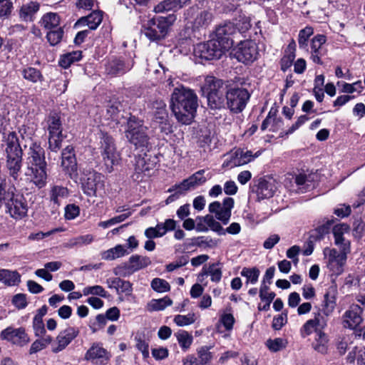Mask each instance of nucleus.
<instances>
[{
	"label": "nucleus",
	"mask_w": 365,
	"mask_h": 365,
	"mask_svg": "<svg viewBox=\"0 0 365 365\" xmlns=\"http://www.w3.org/2000/svg\"><path fill=\"white\" fill-rule=\"evenodd\" d=\"M197 106V96L192 90L182 86L173 90L170 108L178 122L190 124L195 118Z\"/></svg>",
	"instance_id": "nucleus-1"
},
{
	"label": "nucleus",
	"mask_w": 365,
	"mask_h": 365,
	"mask_svg": "<svg viewBox=\"0 0 365 365\" xmlns=\"http://www.w3.org/2000/svg\"><path fill=\"white\" fill-rule=\"evenodd\" d=\"M349 226L346 224L337 225L334 227L333 234L334 243L340 249L339 252L336 249L326 247L323 253L327 259V266L332 274L339 275L343 272V267L346 260V255L350 252V242L344 237L348 232Z\"/></svg>",
	"instance_id": "nucleus-2"
},
{
	"label": "nucleus",
	"mask_w": 365,
	"mask_h": 365,
	"mask_svg": "<svg viewBox=\"0 0 365 365\" xmlns=\"http://www.w3.org/2000/svg\"><path fill=\"white\" fill-rule=\"evenodd\" d=\"M175 20L174 14L151 19L143 25L141 32L152 41L161 40L165 38L169 27Z\"/></svg>",
	"instance_id": "nucleus-3"
},
{
	"label": "nucleus",
	"mask_w": 365,
	"mask_h": 365,
	"mask_svg": "<svg viewBox=\"0 0 365 365\" xmlns=\"http://www.w3.org/2000/svg\"><path fill=\"white\" fill-rule=\"evenodd\" d=\"M147 130L148 128L144 125L143 120L135 115H130L127 121L125 135L135 148H143L148 146L149 142Z\"/></svg>",
	"instance_id": "nucleus-4"
},
{
	"label": "nucleus",
	"mask_w": 365,
	"mask_h": 365,
	"mask_svg": "<svg viewBox=\"0 0 365 365\" xmlns=\"http://www.w3.org/2000/svg\"><path fill=\"white\" fill-rule=\"evenodd\" d=\"M203 88L207 91V106L212 110L225 108V92L222 80L214 76H207Z\"/></svg>",
	"instance_id": "nucleus-5"
},
{
	"label": "nucleus",
	"mask_w": 365,
	"mask_h": 365,
	"mask_svg": "<svg viewBox=\"0 0 365 365\" xmlns=\"http://www.w3.org/2000/svg\"><path fill=\"white\" fill-rule=\"evenodd\" d=\"M158 162L155 155L143 153L135 157L134 173L132 178L135 181H140L145 177L152 175Z\"/></svg>",
	"instance_id": "nucleus-6"
},
{
	"label": "nucleus",
	"mask_w": 365,
	"mask_h": 365,
	"mask_svg": "<svg viewBox=\"0 0 365 365\" xmlns=\"http://www.w3.org/2000/svg\"><path fill=\"white\" fill-rule=\"evenodd\" d=\"M227 51L225 48L215 38L195 46L193 54L201 61L219 59Z\"/></svg>",
	"instance_id": "nucleus-7"
},
{
	"label": "nucleus",
	"mask_w": 365,
	"mask_h": 365,
	"mask_svg": "<svg viewBox=\"0 0 365 365\" xmlns=\"http://www.w3.org/2000/svg\"><path fill=\"white\" fill-rule=\"evenodd\" d=\"M101 154L109 172L113 166L118 163L120 155L116 150L113 138L106 133H100Z\"/></svg>",
	"instance_id": "nucleus-8"
},
{
	"label": "nucleus",
	"mask_w": 365,
	"mask_h": 365,
	"mask_svg": "<svg viewBox=\"0 0 365 365\" xmlns=\"http://www.w3.org/2000/svg\"><path fill=\"white\" fill-rule=\"evenodd\" d=\"M104 176L93 169H84L80 182L83 192L88 196H95L98 190L104 187Z\"/></svg>",
	"instance_id": "nucleus-9"
},
{
	"label": "nucleus",
	"mask_w": 365,
	"mask_h": 365,
	"mask_svg": "<svg viewBox=\"0 0 365 365\" xmlns=\"http://www.w3.org/2000/svg\"><path fill=\"white\" fill-rule=\"evenodd\" d=\"M5 212L14 220H21L27 215L28 204L23 194L16 190L4 205Z\"/></svg>",
	"instance_id": "nucleus-10"
},
{
	"label": "nucleus",
	"mask_w": 365,
	"mask_h": 365,
	"mask_svg": "<svg viewBox=\"0 0 365 365\" xmlns=\"http://www.w3.org/2000/svg\"><path fill=\"white\" fill-rule=\"evenodd\" d=\"M226 105L231 112H242L250 98L247 89L243 88H231L226 92Z\"/></svg>",
	"instance_id": "nucleus-11"
},
{
	"label": "nucleus",
	"mask_w": 365,
	"mask_h": 365,
	"mask_svg": "<svg viewBox=\"0 0 365 365\" xmlns=\"http://www.w3.org/2000/svg\"><path fill=\"white\" fill-rule=\"evenodd\" d=\"M237 34L234 22L225 21L216 27L214 38L222 46L223 48L228 51L233 46L234 38Z\"/></svg>",
	"instance_id": "nucleus-12"
},
{
	"label": "nucleus",
	"mask_w": 365,
	"mask_h": 365,
	"mask_svg": "<svg viewBox=\"0 0 365 365\" xmlns=\"http://www.w3.org/2000/svg\"><path fill=\"white\" fill-rule=\"evenodd\" d=\"M234 207V200L226 197L222 203L215 201L209 205L208 210L210 213L215 214V217L226 225L231 217V210Z\"/></svg>",
	"instance_id": "nucleus-13"
},
{
	"label": "nucleus",
	"mask_w": 365,
	"mask_h": 365,
	"mask_svg": "<svg viewBox=\"0 0 365 365\" xmlns=\"http://www.w3.org/2000/svg\"><path fill=\"white\" fill-rule=\"evenodd\" d=\"M0 339L14 345L24 346L29 341V337L24 328L8 327L0 332Z\"/></svg>",
	"instance_id": "nucleus-14"
},
{
	"label": "nucleus",
	"mask_w": 365,
	"mask_h": 365,
	"mask_svg": "<svg viewBox=\"0 0 365 365\" xmlns=\"http://www.w3.org/2000/svg\"><path fill=\"white\" fill-rule=\"evenodd\" d=\"M258 55L257 46L254 41H241L235 51V56L238 61L244 63H252Z\"/></svg>",
	"instance_id": "nucleus-15"
},
{
	"label": "nucleus",
	"mask_w": 365,
	"mask_h": 365,
	"mask_svg": "<svg viewBox=\"0 0 365 365\" xmlns=\"http://www.w3.org/2000/svg\"><path fill=\"white\" fill-rule=\"evenodd\" d=\"M4 155L23 153L19 139L15 131H4L1 143Z\"/></svg>",
	"instance_id": "nucleus-16"
},
{
	"label": "nucleus",
	"mask_w": 365,
	"mask_h": 365,
	"mask_svg": "<svg viewBox=\"0 0 365 365\" xmlns=\"http://www.w3.org/2000/svg\"><path fill=\"white\" fill-rule=\"evenodd\" d=\"M327 327V321L320 312L314 313L313 319L307 320L300 329V334L302 338L314 333L315 335L324 331Z\"/></svg>",
	"instance_id": "nucleus-17"
},
{
	"label": "nucleus",
	"mask_w": 365,
	"mask_h": 365,
	"mask_svg": "<svg viewBox=\"0 0 365 365\" xmlns=\"http://www.w3.org/2000/svg\"><path fill=\"white\" fill-rule=\"evenodd\" d=\"M61 167L73 179L77 177V161L72 145H68L61 152Z\"/></svg>",
	"instance_id": "nucleus-18"
},
{
	"label": "nucleus",
	"mask_w": 365,
	"mask_h": 365,
	"mask_svg": "<svg viewBox=\"0 0 365 365\" xmlns=\"http://www.w3.org/2000/svg\"><path fill=\"white\" fill-rule=\"evenodd\" d=\"M362 308L358 304H352L349 307L342 317V324L344 328L355 329L363 322Z\"/></svg>",
	"instance_id": "nucleus-19"
},
{
	"label": "nucleus",
	"mask_w": 365,
	"mask_h": 365,
	"mask_svg": "<svg viewBox=\"0 0 365 365\" xmlns=\"http://www.w3.org/2000/svg\"><path fill=\"white\" fill-rule=\"evenodd\" d=\"M79 334V330L68 327L61 331L56 337V342L52 344V351L58 353L63 350Z\"/></svg>",
	"instance_id": "nucleus-20"
},
{
	"label": "nucleus",
	"mask_w": 365,
	"mask_h": 365,
	"mask_svg": "<svg viewBox=\"0 0 365 365\" xmlns=\"http://www.w3.org/2000/svg\"><path fill=\"white\" fill-rule=\"evenodd\" d=\"M6 169L9 176L14 181L20 178L23 165V153L4 155Z\"/></svg>",
	"instance_id": "nucleus-21"
},
{
	"label": "nucleus",
	"mask_w": 365,
	"mask_h": 365,
	"mask_svg": "<svg viewBox=\"0 0 365 365\" xmlns=\"http://www.w3.org/2000/svg\"><path fill=\"white\" fill-rule=\"evenodd\" d=\"M258 155V153L253 155L250 150L237 149L230 154V160L224 162L223 166H230L231 168L241 166L251 162Z\"/></svg>",
	"instance_id": "nucleus-22"
},
{
	"label": "nucleus",
	"mask_w": 365,
	"mask_h": 365,
	"mask_svg": "<svg viewBox=\"0 0 365 365\" xmlns=\"http://www.w3.org/2000/svg\"><path fill=\"white\" fill-rule=\"evenodd\" d=\"M133 63L132 60L125 61L122 57H114L107 63L106 69L108 74L122 75L130 71Z\"/></svg>",
	"instance_id": "nucleus-23"
},
{
	"label": "nucleus",
	"mask_w": 365,
	"mask_h": 365,
	"mask_svg": "<svg viewBox=\"0 0 365 365\" xmlns=\"http://www.w3.org/2000/svg\"><path fill=\"white\" fill-rule=\"evenodd\" d=\"M46 165L26 167L25 173L28 179L37 187L42 188L46 185Z\"/></svg>",
	"instance_id": "nucleus-24"
},
{
	"label": "nucleus",
	"mask_w": 365,
	"mask_h": 365,
	"mask_svg": "<svg viewBox=\"0 0 365 365\" xmlns=\"http://www.w3.org/2000/svg\"><path fill=\"white\" fill-rule=\"evenodd\" d=\"M26 158V167L46 165L44 149L37 143L29 146Z\"/></svg>",
	"instance_id": "nucleus-25"
},
{
	"label": "nucleus",
	"mask_w": 365,
	"mask_h": 365,
	"mask_svg": "<svg viewBox=\"0 0 365 365\" xmlns=\"http://www.w3.org/2000/svg\"><path fill=\"white\" fill-rule=\"evenodd\" d=\"M151 264V260L148 257L138 255H132L128 260V263L124 267H119L123 269V276H126L134 273L141 269H143Z\"/></svg>",
	"instance_id": "nucleus-26"
},
{
	"label": "nucleus",
	"mask_w": 365,
	"mask_h": 365,
	"mask_svg": "<svg viewBox=\"0 0 365 365\" xmlns=\"http://www.w3.org/2000/svg\"><path fill=\"white\" fill-rule=\"evenodd\" d=\"M326 41V36L322 34H318L312 38L310 58L314 63L322 64V58L327 54V49L324 46Z\"/></svg>",
	"instance_id": "nucleus-27"
},
{
	"label": "nucleus",
	"mask_w": 365,
	"mask_h": 365,
	"mask_svg": "<svg viewBox=\"0 0 365 365\" xmlns=\"http://www.w3.org/2000/svg\"><path fill=\"white\" fill-rule=\"evenodd\" d=\"M108 359V351L99 344H93L85 355L86 360L95 364H103Z\"/></svg>",
	"instance_id": "nucleus-28"
},
{
	"label": "nucleus",
	"mask_w": 365,
	"mask_h": 365,
	"mask_svg": "<svg viewBox=\"0 0 365 365\" xmlns=\"http://www.w3.org/2000/svg\"><path fill=\"white\" fill-rule=\"evenodd\" d=\"M277 190L275 182L272 180L259 179L257 185L256 193L258 199L272 197Z\"/></svg>",
	"instance_id": "nucleus-29"
},
{
	"label": "nucleus",
	"mask_w": 365,
	"mask_h": 365,
	"mask_svg": "<svg viewBox=\"0 0 365 365\" xmlns=\"http://www.w3.org/2000/svg\"><path fill=\"white\" fill-rule=\"evenodd\" d=\"M103 14L100 11H94L87 16L80 18L74 24V28L88 26L90 30H95L101 24Z\"/></svg>",
	"instance_id": "nucleus-30"
},
{
	"label": "nucleus",
	"mask_w": 365,
	"mask_h": 365,
	"mask_svg": "<svg viewBox=\"0 0 365 365\" xmlns=\"http://www.w3.org/2000/svg\"><path fill=\"white\" fill-rule=\"evenodd\" d=\"M197 11L193 20V25L196 28L207 26L212 19V14L207 10H198L197 7H192L187 11V14Z\"/></svg>",
	"instance_id": "nucleus-31"
},
{
	"label": "nucleus",
	"mask_w": 365,
	"mask_h": 365,
	"mask_svg": "<svg viewBox=\"0 0 365 365\" xmlns=\"http://www.w3.org/2000/svg\"><path fill=\"white\" fill-rule=\"evenodd\" d=\"M130 254V251L126 249L125 245H117L114 247L108 249L101 253L102 259L111 261L115 259L123 257Z\"/></svg>",
	"instance_id": "nucleus-32"
},
{
	"label": "nucleus",
	"mask_w": 365,
	"mask_h": 365,
	"mask_svg": "<svg viewBox=\"0 0 365 365\" xmlns=\"http://www.w3.org/2000/svg\"><path fill=\"white\" fill-rule=\"evenodd\" d=\"M21 281V275L16 270L0 269V282L7 286L17 285Z\"/></svg>",
	"instance_id": "nucleus-33"
},
{
	"label": "nucleus",
	"mask_w": 365,
	"mask_h": 365,
	"mask_svg": "<svg viewBox=\"0 0 365 365\" xmlns=\"http://www.w3.org/2000/svg\"><path fill=\"white\" fill-rule=\"evenodd\" d=\"M329 339L324 331L316 334L312 341V348L322 354H326L328 351Z\"/></svg>",
	"instance_id": "nucleus-34"
},
{
	"label": "nucleus",
	"mask_w": 365,
	"mask_h": 365,
	"mask_svg": "<svg viewBox=\"0 0 365 365\" xmlns=\"http://www.w3.org/2000/svg\"><path fill=\"white\" fill-rule=\"evenodd\" d=\"M168 115L165 109V105L163 103H160V106L154 114V120L159 123L162 130L170 131V128L168 123Z\"/></svg>",
	"instance_id": "nucleus-35"
},
{
	"label": "nucleus",
	"mask_w": 365,
	"mask_h": 365,
	"mask_svg": "<svg viewBox=\"0 0 365 365\" xmlns=\"http://www.w3.org/2000/svg\"><path fill=\"white\" fill-rule=\"evenodd\" d=\"M39 24L41 26L47 30L58 28L60 16L56 13H46L41 19Z\"/></svg>",
	"instance_id": "nucleus-36"
},
{
	"label": "nucleus",
	"mask_w": 365,
	"mask_h": 365,
	"mask_svg": "<svg viewBox=\"0 0 365 365\" xmlns=\"http://www.w3.org/2000/svg\"><path fill=\"white\" fill-rule=\"evenodd\" d=\"M16 190L14 186H9L6 179L4 177H0V208L8 201L10 197Z\"/></svg>",
	"instance_id": "nucleus-37"
},
{
	"label": "nucleus",
	"mask_w": 365,
	"mask_h": 365,
	"mask_svg": "<svg viewBox=\"0 0 365 365\" xmlns=\"http://www.w3.org/2000/svg\"><path fill=\"white\" fill-rule=\"evenodd\" d=\"M173 301L168 297H164L161 299H152L147 304L148 312H156L164 310L167 307L172 305Z\"/></svg>",
	"instance_id": "nucleus-38"
},
{
	"label": "nucleus",
	"mask_w": 365,
	"mask_h": 365,
	"mask_svg": "<svg viewBox=\"0 0 365 365\" xmlns=\"http://www.w3.org/2000/svg\"><path fill=\"white\" fill-rule=\"evenodd\" d=\"M68 189L63 186L54 185L50 191V200L53 204L58 206L62 199L67 197Z\"/></svg>",
	"instance_id": "nucleus-39"
},
{
	"label": "nucleus",
	"mask_w": 365,
	"mask_h": 365,
	"mask_svg": "<svg viewBox=\"0 0 365 365\" xmlns=\"http://www.w3.org/2000/svg\"><path fill=\"white\" fill-rule=\"evenodd\" d=\"M82 58V51H75L63 55L59 60V65L67 68L72 63L79 61Z\"/></svg>",
	"instance_id": "nucleus-40"
},
{
	"label": "nucleus",
	"mask_w": 365,
	"mask_h": 365,
	"mask_svg": "<svg viewBox=\"0 0 365 365\" xmlns=\"http://www.w3.org/2000/svg\"><path fill=\"white\" fill-rule=\"evenodd\" d=\"M48 135H63L60 117L57 114L50 115L47 120Z\"/></svg>",
	"instance_id": "nucleus-41"
},
{
	"label": "nucleus",
	"mask_w": 365,
	"mask_h": 365,
	"mask_svg": "<svg viewBox=\"0 0 365 365\" xmlns=\"http://www.w3.org/2000/svg\"><path fill=\"white\" fill-rule=\"evenodd\" d=\"M94 240V237L92 235L87 234L84 235H79L73 237L66 243V247L72 248L74 247H82L90 245Z\"/></svg>",
	"instance_id": "nucleus-42"
},
{
	"label": "nucleus",
	"mask_w": 365,
	"mask_h": 365,
	"mask_svg": "<svg viewBox=\"0 0 365 365\" xmlns=\"http://www.w3.org/2000/svg\"><path fill=\"white\" fill-rule=\"evenodd\" d=\"M22 75L24 78L34 83L41 82L43 81V76L41 72L33 67H27L22 70Z\"/></svg>",
	"instance_id": "nucleus-43"
},
{
	"label": "nucleus",
	"mask_w": 365,
	"mask_h": 365,
	"mask_svg": "<svg viewBox=\"0 0 365 365\" xmlns=\"http://www.w3.org/2000/svg\"><path fill=\"white\" fill-rule=\"evenodd\" d=\"M175 336L183 350L186 351L190 348L192 343L193 338L187 331L180 330L175 334Z\"/></svg>",
	"instance_id": "nucleus-44"
},
{
	"label": "nucleus",
	"mask_w": 365,
	"mask_h": 365,
	"mask_svg": "<svg viewBox=\"0 0 365 365\" xmlns=\"http://www.w3.org/2000/svg\"><path fill=\"white\" fill-rule=\"evenodd\" d=\"M39 9V4L34 1H31L24 4L19 12L20 17L24 20H28Z\"/></svg>",
	"instance_id": "nucleus-45"
},
{
	"label": "nucleus",
	"mask_w": 365,
	"mask_h": 365,
	"mask_svg": "<svg viewBox=\"0 0 365 365\" xmlns=\"http://www.w3.org/2000/svg\"><path fill=\"white\" fill-rule=\"evenodd\" d=\"M180 9L175 0H164L154 8L155 13H163Z\"/></svg>",
	"instance_id": "nucleus-46"
},
{
	"label": "nucleus",
	"mask_w": 365,
	"mask_h": 365,
	"mask_svg": "<svg viewBox=\"0 0 365 365\" xmlns=\"http://www.w3.org/2000/svg\"><path fill=\"white\" fill-rule=\"evenodd\" d=\"M236 28V32L240 34L245 33L251 28L250 18L245 15H240L237 19H235L234 23Z\"/></svg>",
	"instance_id": "nucleus-47"
},
{
	"label": "nucleus",
	"mask_w": 365,
	"mask_h": 365,
	"mask_svg": "<svg viewBox=\"0 0 365 365\" xmlns=\"http://www.w3.org/2000/svg\"><path fill=\"white\" fill-rule=\"evenodd\" d=\"M193 240L195 245L204 249L216 247L219 242V240L204 236L194 238Z\"/></svg>",
	"instance_id": "nucleus-48"
},
{
	"label": "nucleus",
	"mask_w": 365,
	"mask_h": 365,
	"mask_svg": "<svg viewBox=\"0 0 365 365\" xmlns=\"http://www.w3.org/2000/svg\"><path fill=\"white\" fill-rule=\"evenodd\" d=\"M336 304V299L334 294H331L330 291L327 292L324 295L323 300V309L324 313L328 315L333 311Z\"/></svg>",
	"instance_id": "nucleus-49"
},
{
	"label": "nucleus",
	"mask_w": 365,
	"mask_h": 365,
	"mask_svg": "<svg viewBox=\"0 0 365 365\" xmlns=\"http://www.w3.org/2000/svg\"><path fill=\"white\" fill-rule=\"evenodd\" d=\"M206 271L207 276L210 277L212 282L217 283L221 280L222 272L218 264L213 263L210 264L208 267H206Z\"/></svg>",
	"instance_id": "nucleus-50"
},
{
	"label": "nucleus",
	"mask_w": 365,
	"mask_h": 365,
	"mask_svg": "<svg viewBox=\"0 0 365 365\" xmlns=\"http://www.w3.org/2000/svg\"><path fill=\"white\" fill-rule=\"evenodd\" d=\"M196 320V316L194 313H189L187 315H175L173 322L178 327H185L193 324Z\"/></svg>",
	"instance_id": "nucleus-51"
},
{
	"label": "nucleus",
	"mask_w": 365,
	"mask_h": 365,
	"mask_svg": "<svg viewBox=\"0 0 365 365\" xmlns=\"http://www.w3.org/2000/svg\"><path fill=\"white\" fill-rule=\"evenodd\" d=\"M287 341L282 338H275L274 339H268L266 341V345L268 349L273 352H277L282 350L287 346Z\"/></svg>",
	"instance_id": "nucleus-52"
},
{
	"label": "nucleus",
	"mask_w": 365,
	"mask_h": 365,
	"mask_svg": "<svg viewBox=\"0 0 365 365\" xmlns=\"http://www.w3.org/2000/svg\"><path fill=\"white\" fill-rule=\"evenodd\" d=\"M194 190L188 178L185 179L179 184H175L168 190V192L177 190L180 195H185L187 191Z\"/></svg>",
	"instance_id": "nucleus-53"
},
{
	"label": "nucleus",
	"mask_w": 365,
	"mask_h": 365,
	"mask_svg": "<svg viewBox=\"0 0 365 365\" xmlns=\"http://www.w3.org/2000/svg\"><path fill=\"white\" fill-rule=\"evenodd\" d=\"M241 275L247 278V282L252 284H255L259 275V270L256 268H247L245 267L241 271Z\"/></svg>",
	"instance_id": "nucleus-54"
},
{
	"label": "nucleus",
	"mask_w": 365,
	"mask_h": 365,
	"mask_svg": "<svg viewBox=\"0 0 365 365\" xmlns=\"http://www.w3.org/2000/svg\"><path fill=\"white\" fill-rule=\"evenodd\" d=\"M63 35V31L61 27L51 29L47 33L46 38L51 46L58 44Z\"/></svg>",
	"instance_id": "nucleus-55"
},
{
	"label": "nucleus",
	"mask_w": 365,
	"mask_h": 365,
	"mask_svg": "<svg viewBox=\"0 0 365 365\" xmlns=\"http://www.w3.org/2000/svg\"><path fill=\"white\" fill-rule=\"evenodd\" d=\"M150 285L152 289L157 292H166L170 289V284L166 280L160 278H154Z\"/></svg>",
	"instance_id": "nucleus-56"
},
{
	"label": "nucleus",
	"mask_w": 365,
	"mask_h": 365,
	"mask_svg": "<svg viewBox=\"0 0 365 365\" xmlns=\"http://www.w3.org/2000/svg\"><path fill=\"white\" fill-rule=\"evenodd\" d=\"M205 222L212 231L217 232L219 235H225L226 234V231H225L220 223L216 221L212 216L206 215L205 217Z\"/></svg>",
	"instance_id": "nucleus-57"
},
{
	"label": "nucleus",
	"mask_w": 365,
	"mask_h": 365,
	"mask_svg": "<svg viewBox=\"0 0 365 365\" xmlns=\"http://www.w3.org/2000/svg\"><path fill=\"white\" fill-rule=\"evenodd\" d=\"M313 34V29L307 26L299 33L298 43L300 48H306L309 38Z\"/></svg>",
	"instance_id": "nucleus-58"
},
{
	"label": "nucleus",
	"mask_w": 365,
	"mask_h": 365,
	"mask_svg": "<svg viewBox=\"0 0 365 365\" xmlns=\"http://www.w3.org/2000/svg\"><path fill=\"white\" fill-rule=\"evenodd\" d=\"M205 172V170H200L188 178L194 189L207 181V178L204 175Z\"/></svg>",
	"instance_id": "nucleus-59"
},
{
	"label": "nucleus",
	"mask_w": 365,
	"mask_h": 365,
	"mask_svg": "<svg viewBox=\"0 0 365 365\" xmlns=\"http://www.w3.org/2000/svg\"><path fill=\"white\" fill-rule=\"evenodd\" d=\"M63 140V135H48V149L52 152L57 153L62 146Z\"/></svg>",
	"instance_id": "nucleus-60"
},
{
	"label": "nucleus",
	"mask_w": 365,
	"mask_h": 365,
	"mask_svg": "<svg viewBox=\"0 0 365 365\" xmlns=\"http://www.w3.org/2000/svg\"><path fill=\"white\" fill-rule=\"evenodd\" d=\"M83 294L85 296L91 294L100 296L101 297H106L107 292L103 287L100 285H94L84 287L83 289Z\"/></svg>",
	"instance_id": "nucleus-61"
},
{
	"label": "nucleus",
	"mask_w": 365,
	"mask_h": 365,
	"mask_svg": "<svg viewBox=\"0 0 365 365\" xmlns=\"http://www.w3.org/2000/svg\"><path fill=\"white\" fill-rule=\"evenodd\" d=\"M14 9L11 0H0V18H9Z\"/></svg>",
	"instance_id": "nucleus-62"
},
{
	"label": "nucleus",
	"mask_w": 365,
	"mask_h": 365,
	"mask_svg": "<svg viewBox=\"0 0 365 365\" xmlns=\"http://www.w3.org/2000/svg\"><path fill=\"white\" fill-rule=\"evenodd\" d=\"M269 284L264 282V280L262 281L260 289H259V297L262 301L272 302L275 297L274 292H269Z\"/></svg>",
	"instance_id": "nucleus-63"
},
{
	"label": "nucleus",
	"mask_w": 365,
	"mask_h": 365,
	"mask_svg": "<svg viewBox=\"0 0 365 365\" xmlns=\"http://www.w3.org/2000/svg\"><path fill=\"white\" fill-rule=\"evenodd\" d=\"M349 357L356 361V365H365V348L356 349Z\"/></svg>",
	"instance_id": "nucleus-64"
}]
</instances>
